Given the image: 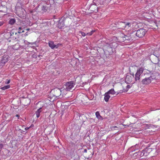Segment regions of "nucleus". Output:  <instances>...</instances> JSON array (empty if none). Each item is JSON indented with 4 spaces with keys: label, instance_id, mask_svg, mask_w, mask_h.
I'll list each match as a JSON object with an SVG mask.
<instances>
[{
    "label": "nucleus",
    "instance_id": "nucleus-8",
    "mask_svg": "<svg viewBox=\"0 0 160 160\" xmlns=\"http://www.w3.org/2000/svg\"><path fill=\"white\" fill-rule=\"evenodd\" d=\"M151 77L146 78L143 79L142 81V83L143 84L148 85L152 82Z\"/></svg>",
    "mask_w": 160,
    "mask_h": 160
},
{
    "label": "nucleus",
    "instance_id": "nucleus-27",
    "mask_svg": "<svg viewBox=\"0 0 160 160\" xmlns=\"http://www.w3.org/2000/svg\"><path fill=\"white\" fill-rule=\"evenodd\" d=\"M79 34H81L82 36L83 37L85 36L86 35L85 33L82 31H80L79 32Z\"/></svg>",
    "mask_w": 160,
    "mask_h": 160
},
{
    "label": "nucleus",
    "instance_id": "nucleus-13",
    "mask_svg": "<svg viewBox=\"0 0 160 160\" xmlns=\"http://www.w3.org/2000/svg\"><path fill=\"white\" fill-rule=\"evenodd\" d=\"M48 45L52 49H54L55 48H57L58 46L54 44V42L53 41H49L48 42Z\"/></svg>",
    "mask_w": 160,
    "mask_h": 160
},
{
    "label": "nucleus",
    "instance_id": "nucleus-15",
    "mask_svg": "<svg viewBox=\"0 0 160 160\" xmlns=\"http://www.w3.org/2000/svg\"><path fill=\"white\" fill-rule=\"evenodd\" d=\"M125 81L128 83L131 82L132 81V77L129 75H127L125 78Z\"/></svg>",
    "mask_w": 160,
    "mask_h": 160
},
{
    "label": "nucleus",
    "instance_id": "nucleus-1",
    "mask_svg": "<svg viewBox=\"0 0 160 160\" xmlns=\"http://www.w3.org/2000/svg\"><path fill=\"white\" fill-rule=\"evenodd\" d=\"M146 31L143 28H141L137 31L136 33L134 32L127 35L122 34L121 37H118V40L120 42H123L126 40H132L134 39L135 35L139 38H142L145 34Z\"/></svg>",
    "mask_w": 160,
    "mask_h": 160
},
{
    "label": "nucleus",
    "instance_id": "nucleus-7",
    "mask_svg": "<svg viewBox=\"0 0 160 160\" xmlns=\"http://www.w3.org/2000/svg\"><path fill=\"white\" fill-rule=\"evenodd\" d=\"M19 9V12H18V16L23 19L25 18H26V12L25 10L22 8H20Z\"/></svg>",
    "mask_w": 160,
    "mask_h": 160
},
{
    "label": "nucleus",
    "instance_id": "nucleus-3",
    "mask_svg": "<svg viewBox=\"0 0 160 160\" xmlns=\"http://www.w3.org/2000/svg\"><path fill=\"white\" fill-rule=\"evenodd\" d=\"M64 91V89L61 90L59 88H56L52 90L51 91L50 94L53 95V96L58 97L61 95L62 93V95L63 96V93Z\"/></svg>",
    "mask_w": 160,
    "mask_h": 160
},
{
    "label": "nucleus",
    "instance_id": "nucleus-10",
    "mask_svg": "<svg viewBox=\"0 0 160 160\" xmlns=\"http://www.w3.org/2000/svg\"><path fill=\"white\" fill-rule=\"evenodd\" d=\"M125 22H117L116 25L118 28L124 29Z\"/></svg>",
    "mask_w": 160,
    "mask_h": 160
},
{
    "label": "nucleus",
    "instance_id": "nucleus-9",
    "mask_svg": "<svg viewBox=\"0 0 160 160\" xmlns=\"http://www.w3.org/2000/svg\"><path fill=\"white\" fill-rule=\"evenodd\" d=\"M8 56L7 55H4L2 57L1 60L0 61V64L1 65L3 66L8 61Z\"/></svg>",
    "mask_w": 160,
    "mask_h": 160
},
{
    "label": "nucleus",
    "instance_id": "nucleus-17",
    "mask_svg": "<svg viewBox=\"0 0 160 160\" xmlns=\"http://www.w3.org/2000/svg\"><path fill=\"white\" fill-rule=\"evenodd\" d=\"M108 94H118V92H115L114 89H111L108 92Z\"/></svg>",
    "mask_w": 160,
    "mask_h": 160
},
{
    "label": "nucleus",
    "instance_id": "nucleus-29",
    "mask_svg": "<svg viewBox=\"0 0 160 160\" xmlns=\"http://www.w3.org/2000/svg\"><path fill=\"white\" fill-rule=\"evenodd\" d=\"M140 155V154L138 153V152H136L135 153H134L133 154V155L136 156H137L138 157V156H139V155Z\"/></svg>",
    "mask_w": 160,
    "mask_h": 160
},
{
    "label": "nucleus",
    "instance_id": "nucleus-12",
    "mask_svg": "<svg viewBox=\"0 0 160 160\" xmlns=\"http://www.w3.org/2000/svg\"><path fill=\"white\" fill-rule=\"evenodd\" d=\"M21 102L22 104L24 106H26L29 104L30 103V100L28 98H23L21 100Z\"/></svg>",
    "mask_w": 160,
    "mask_h": 160
},
{
    "label": "nucleus",
    "instance_id": "nucleus-37",
    "mask_svg": "<svg viewBox=\"0 0 160 160\" xmlns=\"http://www.w3.org/2000/svg\"><path fill=\"white\" fill-rule=\"evenodd\" d=\"M25 30H26L27 31H29L30 29L29 28H27L26 29H25Z\"/></svg>",
    "mask_w": 160,
    "mask_h": 160
},
{
    "label": "nucleus",
    "instance_id": "nucleus-30",
    "mask_svg": "<svg viewBox=\"0 0 160 160\" xmlns=\"http://www.w3.org/2000/svg\"><path fill=\"white\" fill-rule=\"evenodd\" d=\"M130 88V85H127V89H129Z\"/></svg>",
    "mask_w": 160,
    "mask_h": 160
},
{
    "label": "nucleus",
    "instance_id": "nucleus-22",
    "mask_svg": "<svg viewBox=\"0 0 160 160\" xmlns=\"http://www.w3.org/2000/svg\"><path fill=\"white\" fill-rule=\"evenodd\" d=\"M48 8L45 6H43L42 8V11L44 12H46L48 10Z\"/></svg>",
    "mask_w": 160,
    "mask_h": 160
},
{
    "label": "nucleus",
    "instance_id": "nucleus-31",
    "mask_svg": "<svg viewBox=\"0 0 160 160\" xmlns=\"http://www.w3.org/2000/svg\"><path fill=\"white\" fill-rule=\"evenodd\" d=\"M85 152V153L87 152V149H85L84 150V152Z\"/></svg>",
    "mask_w": 160,
    "mask_h": 160
},
{
    "label": "nucleus",
    "instance_id": "nucleus-21",
    "mask_svg": "<svg viewBox=\"0 0 160 160\" xmlns=\"http://www.w3.org/2000/svg\"><path fill=\"white\" fill-rule=\"evenodd\" d=\"M10 87V86L9 85H6L4 86V87H2L1 88V89L2 90H5L6 89H8Z\"/></svg>",
    "mask_w": 160,
    "mask_h": 160
},
{
    "label": "nucleus",
    "instance_id": "nucleus-2",
    "mask_svg": "<svg viewBox=\"0 0 160 160\" xmlns=\"http://www.w3.org/2000/svg\"><path fill=\"white\" fill-rule=\"evenodd\" d=\"M17 34L16 32H8L4 34V37L8 39L9 42H11L13 40H16L17 41L18 40V36H16Z\"/></svg>",
    "mask_w": 160,
    "mask_h": 160
},
{
    "label": "nucleus",
    "instance_id": "nucleus-16",
    "mask_svg": "<svg viewBox=\"0 0 160 160\" xmlns=\"http://www.w3.org/2000/svg\"><path fill=\"white\" fill-rule=\"evenodd\" d=\"M110 98V96L108 92L104 94V99L106 102H108Z\"/></svg>",
    "mask_w": 160,
    "mask_h": 160
},
{
    "label": "nucleus",
    "instance_id": "nucleus-11",
    "mask_svg": "<svg viewBox=\"0 0 160 160\" xmlns=\"http://www.w3.org/2000/svg\"><path fill=\"white\" fill-rule=\"evenodd\" d=\"M152 148H146L142 150L144 156H147L149 153L152 151Z\"/></svg>",
    "mask_w": 160,
    "mask_h": 160
},
{
    "label": "nucleus",
    "instance_id": "nucleus-34",
    "mask_svg": "<svg viewBox=\"0 0 160 160\" xmlns=\"http://www.w3.org/2000/svg\"><path fill=\"white\" fill-rule=\"evenodd\" d=\"M2 24H3V23L1 22H0V26L2 25Z\"/></svg>",
    "mask_w": 160,
    "mask_h": 160
},
{
    "label": "nucleus",
    "instance_id": "nucleus-38",
    "mask_svg": "<svg viewBox=\"0 0 160 160\" xmlns=\"http://www.w3.org/2000/svg\"><path fill=\"white\" fill-rule=\"evenodd\" d=\"M2 53H1V52L0 51V55H1Z\"/></svg>",
    "mask_w": 160,
    "mask_h": 160
},
{
    "label": "nucleus",
    "instance_id": "nucleus-33",
    "mask_svg": "<svg viewBox=\"0 0 160 160\" xmlns=\"http://www.w3.org/2000/svg\"><path fill=\"white\" fill-rule=\"evenodd\" d=\"M30 128V127H29V128H28V127H27V128H25V129L26 130H28V129H29V128Z\"/></svg>",
    "mask_w": 160,
    "mask_h": 160
},
{
    "label": "nucleus",
    "instance_id": "nucleus-24",
    "mask_svg": "<svg viewBox=\"0 0 160 160\" xmlns=\"http://www.w3.org/2000/svg\"><path fill=\"white\" fill-rule=\"evenodd\" d=\"M15 22V20L14 19H12L10 20L9 21V23L11 24H12L14 23Z\"/></svg>",
    "mask_w": 160,
    "mask_h": 160
},
{
    "label": "nucleus",
    "instance_id": "nucleus-18",
    "mask_svg": "<svg viewBox=\"0 0 160 160\" xmlns=\"http://www.w3.org/2000/svg\"><path fill=\"white\" fill-rule=\"evenodd\" d=\"M25 28L24 27L22 28L21 27H20L18 28V32L20 33L21 32H24V30L25 29Z\"/></svg>",
    "mask_w": 160,
    "mask_h": 160
},
{
    "label": "nucleus",
    "instance_id": "nucleus-28",
    "mask_svg": "<svg viewBox=\"0 0 160 160\" xmlns=\"http://www.w3.org/2000/svg\"><path fill=\"white\" fill-rule=\"evenodd\" d=\"M117 128H118L117 126L112 127L111 128V129L112 130H117Z\"/></svg>",
    "mask_w": 160,
    "mask_h": 160
},
{
    "label": "nucleus",
    "instance_id": "nucleus-25",
    "mask_svg": "<svg viewBox=\"0 0 160 160\" xmlns=\"http://www.w3.org/2000/svg\"><path fill=\"white\" fill-rule=\"evenodd\" d=\"M114 46L113 48L116 47L117 46V44L115 42H112L111 43V46Z\"/></svg>",
    "mask_w": 160,
    "mask_h": 160
},
{
    "label": "nucleus",
    "instance_id": "nucleus-4",
    "mask_svg": "<svg viewBox=\"0 0 160 160\" xmlns=\"http://www.w3.org/2000/svg\"><path fill=\"white\" fill-rule=\"evenodd\" d=\"M75 84L73 81H71L67 82L65 85L64 88L65 91H71L74 89V86Z\"/></svg>",
    "mask_w": 160,
    "mask_h": 160
},
{
    "label": "nucleus",
    "instance_id": "nucleus-14",
    "mask_svg": "<svg viewBox=\"0 0 160 160\" xmlns=\"http://www.w3.org/2000/svg\"><path fill=\"white\" fill-rule=\"evenodd\" d=\"M42 108H40L38 109L35 112L37 117L39 118L40 116V113L42 111Z\"/></svg>",
    "mask_w": 160,
    "mask_h": 160
},
{
    "label": "nucleus",
    "instance_id": "nucleus-23",
    "mask_svg": "<svg viewBox=\"0 0 160 160\" xmlns=\"http://www.w3.org/2000/svg\"><path fill=\"white\" fill-rule=\"evenodd\" d=\"M138 153L140 154V155L139 156H138V158H140L141 157L144 156V155H143V152L142 151V152H138Z\"/></svg>",
    "mask_w": 160,
    "mask_h": 160
},
{
    "label": "nucleus",
    "instance_id": "nucleus-35",
    "mask_svg": "<svg viewBox=\"0 0 160 160\" xmlns=\"http://www.w3.org/2000/svg\"><path fill=\"white\" fill-rule=\"evenodd\" d=\"M10 80H8L7 82L6 83V84H8L10 83Z\"/></svg>",
    "mask_w": 160,
    "mask_h": 160
},
{
    "label": "nucleus",
    "instance_id": "nucleus-19",
    "mask_svg": "<svg viewBox=\"0 0 160 160\" xmlns=\"http://www.w3.org/2000/svg\"><path fill=\"white\" fill-rule=\"evenodd\" d=\"M96 117L98 119H102L103 118L100 115V113H99V112H96Z\"/></svg>",
    "mask_w": 160,
    "mask_h": 160
},
{
    "label": "nucleus",
    "instance_id": "nucleus-6",
    "mask_svg": "<svg viewBox=\"0 0 160 160\" xmlns=\"http://www.w3.org/2000/svg\"><path fill=\"white\" fill-rule=\"evenodd\" d=\"M143 71V68H141L138 70L135 74V80L136 81L139 80L140 79V76Z\"/></svg>",
    "mask_w": 160,
    "mask_h": 160
},
{
    "label": "nucleus",
    "instance_id": "nucleus-39",
    "mask_svg": "<svg viewBox=\"0 0 160 160\" xmlns=\"http://www.w3.org/2000/svg\"><path fill=\"white\" fill-rule=\"evenodd\" d=\"M0 66H1V64H0ZM2 66H1V67H2Z\"/></svg>",
    "mask_w": 160,
    "mask_h": 160
},
{
    "label": "nucleus",
    "instance_id": "nucleus-5",
    "mask_svg": "<svg viewBox=\"0 0 160 160\" xmlns=\"http://www.w3.org/2000/svg\"><path fill=\"white\" fill-rule=\"evenodd\" d=\"M133 24H136V23L129 22H125L124 29L128 31L133 29Z\"/></svg>",
    "mask_w": 160,
    "mask_h": 160
},
{
    "label": "nucleus",
    "instance_id": "nucleus-32",
    "mask_svg": "<svg viewBox=\"0 0 160 160\" xmlns=\"http://www.w3.org/2000/svg\"><path fill=\"white\" fill-rule=\"evenodd\" d=\"M28 35V32H26L25 33V36H27Z\"/></svg>",
    "mask_w": 160,
    "mask_h": 160
},
{
    "label": "nucleus",
    "instance_id": "nucleus-36",
    "mask_svg": "<svg viewBox=\"0 0 160 160\" xmlns=\"http://www.w3.org/2000/svg\"><path fill=\"white\" fill-rule=\"evenodd\" d=\"M16 116L17 117H18H18H19V115H18V114H17L16 115Z\"/></svg>",
    "mask_w": 160,
    "mask_h": 160
},
{
    "label": "nucleus",
    "instance_id": "nucleus-20",
    "mask_svg": "<svg viewBox=\"0 0 160 160\" xmlns=\"http://www.w3.org/2000/svg\"><path fill=\"white\" fill-rule=\"evenodd\" d=\"M158 75L157 73H156L155 74H152V76L149 77H151L152 78V79H151V81H152L153 79H157V78H156V76H157Z\"/></svg>",
    "mask_w": 160,
    "mask_h": 160
},
{
    "label": "nucleus",
    "instance_id": "nucleus-26",
    "mask_svg": "<svg viewBox=\"0 0 160 160\" xmlns=\"http://www.w3.org/2000/svg\"><path fill=\"white\" fill-rule=\"evenodd\" d=\"M94 32H95V31L92 30V31H91V32H89V33H87V35H89V36L91 35Z\"/></svg>",
    "mask_w": 160,
    "mask_h": 160
}]
</instances>
